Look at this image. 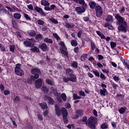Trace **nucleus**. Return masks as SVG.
Instances as JSON below:
<instances>
[{
	"label": "nucleus",
	"mask_w": 129,
	"mask_h": 129,
	"mask_svg": "<svg viewBox=\"0 0 129 129\" xmlns=\"http://www.w3.org/2000/svg\"><path fill=\"white\" fill-rule=\"evenodd\" d=\"M100 127L102 129H106L108 128V124L106 123H103L101 125Z\"/></svg>",
	"instance_id": "nucleus-29"
},
{
	"label": "nucleus",
	"mask_w": 129,
	"mask_h": 129,
	"mask_svg": "<svg viewBox=\"0 0 129 129\" xmlns=\"http://www.w3.org/2000/svg\"><path fill=\"white\" fill-rule=\"evenodd\" d=\"M111 48L112 49H114L116 47V43L115 42H112L110 43Z\"/></svg>",
	"instance_id": "nucleus-46"
},
{
	"label": "nucleus",
	"mask_w": 129,
	"mask_h": 129,
	"mask_svg": "<svg viewBox=\"0 0 129 129\" xmlns=\"http://www.w3.org/2000/svg\"><path fill=\"white\" fill-rule=\"evenodd\" d=\"M97 35H98V36L99 37H100V38L101 39H105V40L107 41L108 42L110 40V37L107 36L106 37H105V36H104V35H103V34H102L100 31H96Z\"/></svg>",
	"instance_id": "nucleus-8"
},
{
	"label": "nucleus",
	"mask_w": 129,
	"mask_h": 129,
	"mask_svg": "<svg viewBox=\"0 0 129 129\" xmlns=\"http://www.w3.org/2000/svg\"><path fill=\"white\" fill-rule=\"evenodd\" d=\"M71 44L72 45V46H77V41L75 40H72Z\"/></svg>",
	"instance_id": "nucleus-41"
},
{
	"label": "nucleus",
	"mask_w": 129,
	"mask_h": 129,
	"mask_svg": "<svg viewBox=\"0 0 129 129\" xmlns=\"http://www.w3.org/2000/svg\"><path fill=\"white\" fill-rule=\"evenodd\" d=\"M37 23L38 25H40V26H43L45 22H44V21L39 19L37 20Z\"/></svg>",
	"instance_id": "nucleus-40"
},
{
	"label": "nucleus",
	"mask_w": 129,
	"mask_h": 129,
	"mask_svg": "<svg viewBox=\"0 0 129 129\" xmlns=\"http://www.w3.org/2000/svg\"><path fill=\"white\" fill-rule=\"evenodd\" d=\"M61 96L63 101H66L67 100V96H66V94L65 93H62Z\"/></svg>",
	"instance_id": "nucleus-35"
},
{
	"label": "nucleus",
	"mask_w": 129,
	"mask_h": 129,
	"mask_svg": "<svg viewBox=\"0 0 129 129\" xmlns=\"http://www.w3.org/2000/svg\"><path fill=\"white\" fill-rule=\"evenodd\" d=\"M106 89H100V92L101 95H103L104 96H105V92H106Z\"/></svg>",
	"instance_id": "nucleus-34"
},
{
	"label": "nucleus",
	"mask_w": 129,
	"mask_h": 129,
	"mask_svg": "<svg viewBox=\"0 0 129 129\" xmlns=\"http://www.w3.org/2000/svg\"><path fill=\"white\" fill-rule=\"evenodd\" d=\"M125 108H120L119 110H118V111L119 112H120V113H121V114H122V113H124V111H125Z\"/></svg>",
	"instance_id": "nucleus-42"
},
{
	"label": "nucleus",
	"mask_w": 129,
	"mask_h": 129,
	"mask_svg": "<svg viewBox=\"0 0 129 129\" xmlns=\"http://www.w3.org/2000/svg\"><path fill=\"white\" fill-rule=\"evenodd\" d=\"M118 31H122V32H126V28L123 26V25H120L118 27Z\"/></svg>",
	"instance_id": "nucleus-20"
},
{
	"label": "nucleus",
	"mask_w": 129,
	"mask_h": 129,
	"mask_svg": "<svg viewBox=\"0 0 129 129\" xmlns=\"http://www.w3.org/2000/svg\"><path fill=\"white\" fill-rule=\"evenodd\" d=\"M87 59V54L86 53L83 54L81 57V61H85Z\"/></svg>",
	"instance_id": "nucleus-31"
},
{
	"label": "nucleus",
	"mask_w": 129,
	"mask_h": 129,
	"mask_svg": "<svg viewBox=\"0 0 129 129\" xmlns=\"http://www.w3.org/2000/svg\"><path fill=\"white\" fill-rule=\"evenodd\" d=\"M63 119L64 123L68 122V119H67V116H63Z\"/></svg>",
	"instance_id": "nucleus-51"
},
{
	"label": "nucleus",
	"mask_w": 129,
	"mask_h": 129,
	"mask_svg": "<svg viewBox=\"0 0 129 129\" xmlns=\"http://www.w3.org/2000/svg\"><path fill=\"white\" fill-rule=\"evenodd\" d=\"M61 113L62 114V116L68 115V112H67V110L64 107H62L61 108Z\"/></svg>",
	"instance_id": "nucleus-19"
},
{
	"label": "nucleus",
	"mask_w": 129,
	"mask_h": 129,
	"mask_svg": "<svg viewBox=\"0 0 129 129\" xmlns=\"http://www.w3.org/2000/svg\"><path fill=\"white\" fill-rule=\"evenodd\" d=\"M93 73H94V74L95 75V76H97V77H99L100 76V75L98 71H93Z\"/></svg>",
	"instance_id": "nucleus-45"
},
{
	"label": "nucleus",
	"mask_w": 129,
	"mask_h": 129,
	"mask_svg": "<svg viewBox=\"0 0 129 129\" xmlns=\"http://www.w3.org/2000/svg\"><path fill=\"white\" fill-rule=\"evenodd\" d=\"M79 93L82 96H85V93L84 92L81 91L79 92Z\"/></svg>",
	"instance_id": "nucleus-60"
},
{
	"label": "nucleus",
	"mask_w": 129,
	"mask_h": 129,
	"mask_svg": "<svg viewBox=\"0 0 129 129\" xmlns=\"http://www.w3.org/2000/svg\"><path fill=\"white\" fill-rule=\"evenodd\" d=\"M40 3L41 5L44 7H49V6H50V3L47 1V0H41Z\"/></svg>",
	"instance_id": "nucleus-17"
},
{
	"label": "nucleus",
	"mask_w": 129,
	"mask_h": 129,
	"mask_svg": "<svg viewBox=\"0 0 129 129\" xmlns=\"http://www.w3.org/2000/svg\"><path fill=\"white\" fill-rule=\"evenodd\" d=\"M65 25L66 28H68V29H71V28H74V27L75 26V25H74V24L73 23H65Z\"/></svg>",
	"instance_id": "nucleus-21"
},
{
	"label": "nucleus",
	"mask_w": 129,
	"mask_h": 129,
	"mask_svg": "<svg viewBox=\"0 0 129 129\" xmlns=\"http://www.w3.org/2000/svg\"><path fill=\"white\" fill-rule=\"evenodd\" d=\"M28 34L31 37H35L36 36V32L34 30H29L28 31Z\"/></svg>",
	"instance_id": "nucleus-22"
},
{
	"label": "nucleus",
	"mask_w": 129,
	"mask_h": 129,
	"mask_svg": "<svg viewBox=\"0 0 129 129\" xmlns=\"http://www.w3.org/2000/svg\"><path fill=\"white\" fill-rule=\"evenodd\" d=\"M72 66L74 68H77L78 67V63L76 61H73L72 63Z\"/></svg>",
	"instance_id": "nucleus-43"
},
{
	"label": "nucleus",
	"mask_w": 129,
	"mask_h": 129,
	"mask_svg": "<svg viewBox=\"0 0 129 129\" xmlns=\"http://www.w3.org/2000/svg\"><path fill=\"white\" fill-rule=\"evenodd\" d=\"M113 80H114V81L118 82V81H119V77L115 76L113 77Z\"/></svg>",
	"instance_id": "nucleus-53"
},
{
	"label": "nucleus",
	"mask_w": 129,
	"mask_h": 129,
	"mask_svg": "<svg viewBox=\"0 0 129 129\" xmlns=\"http://www.w3.org/2000/svg\"><path fill=\"white\" fill-rule=\"evenodd\" d=\"M53 36L57 41L60 40V37L58 35V34H57V33H53Z\"/></svg>",
	"instance_id": "nucleus-38"
},
{
	"label": "nucleus",
	"mask_w": 129,
	"mask_h": 129,
	"mask_svg": "<svg viewBox=\"0 0 129 129\" xmlns=\"http://www.w3.org/2000/svg\"><path fill=\"white\" fill-rule=\"evenodd\" d=\"M23 44L26 46V47H31V46H32V42L29 40L28 41H24Z\"/></svg>",
	"instance_id": "nucleus-28"
},
{
	"label": "nucleus",
	"mask_w": 129,
	"mask_h": 129,
	"mask_svg": "<svg viewBox=\"0 0 129 129\" xmlns=\"http://www.w3.org/2000/svg\"><path fill=\"white\" fill-rule=\"evenodd\" d=\"M89 6L90 9H94L96 6V3L93 1H91L89 2Z\"/></svg>",
	"instance_id": "nucleus-23"
},
{
	"label": "nucleus",
	"mask_w": 129,
	"mask_h": 129,
	"mask_svg": "<svg viewBox=\"0 0 129 129\" xmlns=\"http://www.w3.org/2000/svg\"><path fill=\"white\" fill-rule=\"evenodd\" d=\"M83 113V111L82 110L77 111L76 115L73 117V118H74V119H77V118L79 117V115H81Z\"/></svg>",
	"instance_id": "nucleus-16"
},
{
	"label": "nucleus",
	"mask_w": 129,
	"mask_h": 129,
	"mask_svg": "<svg viewBox=\"0 0 129 129\" xmlns=\"http://www.w3.org/2000/svg\"><path fill=\"white\" fill-rule=\"evenodd\" d=\"M124 63L127 68L129 70V60L127 59H124Z\"/></svg>",
	"instance_id": "nucleus-39"
},
{
	"label": "nucleus",
	"mask_w": 129,
	"mask_h": 129,
	"mask_svg": "<svg viewBox=\"0 0 129 129\" xmlns=\"http://www.w3.org/2000/svg\"><path fill=\"white\" fill-rule=\"evenodd\" d=\"M113 17L112 16L108 15L107 17L106 21H107V22H112V21H113Z\"/></svg>",
	"instance_id": "nucleus-33"
},
{
	"label": "nucleus",
	"mask_w": 129,
	"mask_h": 129,
	"mask_svg": "<svg viewBox=\"0 0 129 129\" xmlns=\"http://www.w3.org/2000/svg\"><path fill=\"white\" fill-rule=\"evenodd\" d=\"M119 12L120 14H124V12H125V9H124V7H122L121 8H120Z\"/></svg>",
	"instance_id": "nucleus-44"
},
{
	"label": "nucleus",
	"mask_w": 129,
	"mask_h": 129,
	"mask_svg": "<svg viewBox=\"0 0 129 129\" xmlns=\"http://www.w3.org/2000/svg\"><path fill=\"white\" fill-rule=\"evenodd\" d=\"M114 16L115 17V18L117 20L119 24H120L121 25H124L125 26V25H126V23L125 22V21H124V19L120 16L119 14H115Z\"/></svg>",
	"instance_id": "nucleus-5"
},
{
	"label": "nucleus",
	"mask_w": 129,
	"mask_h": 129,
	"mask_svg": "<svg viewBox=\"0 0 129 129\" xmlns=\"http://www.w3.org/2000/svg\"><path fill=\"white\" fill-rule=\"evenodd\" d=\"M0 89L1 91H4L5 90V86L3 84L0 85Z\"/></svg>",
	"instance_id": "nucleus-57"
},
{
	"label": "nucleus",
	"mask_w": 129,
	"mask_h": 129,
	"mask_svg": "<svg viewBox=\"0 0 129 129\" xmlns=\"http://www.w3.org/2000/svg\"><path fill=\"white\" fill-rule=\"evenodd\" d=\"M48 110H46L44 113H43V115L44 116L46 117L48 115Z\"/></svg>",
	"instance_id": "nucleus-56"
},
{
	"label": "nucleus",
	"mask_w": 129,
	"mask_h": 129,
	"mask_svg": "<svg viewBox=\"0 0 129 129\" xmlns=\"http://www.w3.org/2000/svg\"><path fill=\"white\" fill-rule=\"evenodd\" d=\"M74 51L75 53H78V51H79V47H75L74 48Z\"/></svg>",
	"instance_id": "nucleus-59"
},
{
	"label": "nucleus",
	"mask_w": 129,
	"mask_h": 129,
	"mask_svg": "<svg viewBox=\"0 0 129 129\" xmlns=\"http://www.w3.org/2000/svg\"><path fill=\"white\" fill-rule=\"evenodd\" d=\"M86 10L84 7H77L76 8V11L79 14H81L82 13H84Z\"/></svg>",
	"instance_id": "nucleus-12"
},
{
	"label": "nucleus",
	"mask_w": 129,
	"mask_h": 129,
	"mask_svg": "<svg viewBox=\"0 0 129 129\" xmlns=\"http://www.w3.org/2000/svg\"><path fill=\"white\" fill-rule=\"evenodd\" d=\"M96 122H97V118L96 117L91 116L86 121V124L90 128L95 129Z\"/></svg>",
	"instance_id": "nucleus-2"
},
{
	"label": "nucleus",
	"mask_w": 129,
	"mask_h": 129,
	"mask_svg": "<svg viewBox=\"0 0 129 129\" xmlns=\"http://www.w3.org/2000/svg\"><path fill=\"white\" fill-rule=\"evenodd\" d=\"M40 48L44 52L47 51L48 50V46H47V44L45 43H43L40 45Z\"/></svg>",
	"instance_id": "nucleus-18"
},
{
	"label": "nucleus",
	"mask_w": 129,
	"mask_h": 129,
	"mask_svg": "<svg viewBox=\"0 0 129 129\" xmlns=\"http://www.w3.org/2000/svg\"><path fill=\"white\" fill-rule=\"evenodd\" d=\"M45 100H47L48 101L49 104H54V100L52 98L48 97V96H45L44 97Z\"/></svg>",
	"instance_id": "nucleus-14"
},
{
	"label": "nucleus",
	"mask_w": 129,
	"mask_h": 129,
	"mask_svg": "<svg viewBox=\"0 0 129 129\" xmlns=\"http://www.w3.org/2000/svg\"><path fill=\"white\" fill-rule=\"evenodd\" d=\"M10 50L13 53L15 52V49H16V46L15 45H10L9 46Z\"/></svg>",
	"instance_id": "nucleus-32"
},
{
	"label": "nucleus",
	"mask_w": 129,
	"mask_h": 129,
	"mask_svg": "<svg viewBox=\"0 0 129 129\" xmlns=\"http://www.w3.org/2000/svg\"><path fill=\"white\" fill-rule=\"evenodd\" d=\"M31 50L32 52H36L37 53H39V52H40V50H39V48L36 46H32Z\"/></svg>",
	"instance_id": "nucleus-26"
},
{
	"label": "nucleus",
	"mask_w": 129,
	"mask_h": 129,
	"mask_svg": "<svg viewBox=\"0 0 129 129\" xmlns=\"http://www.w3.org/2000/svg\"><path fill=\"white\" fill-rule=\"evenodd\" d=\"M62 79L65 82H68L69 81H72V82H76V76L71 77V78H66L63 77Z\"/></svg>",
	"instance_id": "nucleus-7"
},
{
	"label": "nucleus",
	"mask_w": 129,
	"mask_h": 129,
	"mask_svg": "<svg viewBox=\"0 0 129 129\" xmlns=\"http://www.w3.org/2000/svg\"><path fill=\"white\" fill-rule=\"evenodd\" d=\"M42 90L44 91L45 93H48V92H49V89L47 88V87L46 86H43L42 87Z\"/></svg>",
	"instance_id": "nucleus-47"
},
{
	"label": "nucleus",
	"mask_w": 129,
	"mask_h": 129,
	"mask_svg": "<svg viewBox=\"0 0 129 129\" xmlns=\"http://www.w3.org/2000/svg\"><path fill=\"white\" fill-rule=\"evenodd\" d=\"M35 10L37 13H39L42 17H46V14L43 12V10H42L41 8L36 7L35 8Z\"/></svg>",
	"instance_id": "nucleus-11"
},
{
	"label": "nucleus",
	"mask_w": 129,
	"mask_h": 129,
	"mask_svg": "<svg viewBox=\"0 0 129 129\" xmlns=\"http://www.w3.org/2000/svg\"><path fill=\"white\" fill-rule=\"evenodd\" d=\"M73 98L74 100H76V99H81V97L78 96L77 94H73Z\"/></svg>",
	"instance_id": "nucleus-36"
},
{
	"label": "nucleus",
	"mask_w": 129,
	"mask_h": 129,
	"mask_svg": "<svg viewBox=\"0 0 129 129\" xmlns=\"http://www.w3.org/2000/svg\"><path fill=\"white\" fill-rule=\"evenodd\" d=\"M83 19L85 22H88L89 21V17H84Z\"/></svg>",
	"instance_id": "nucleus-55"
},
{
	"label": "nucleus",
	"mask_w": 129,
	"mask_h": 129,
	"mask_svg": "<svg viewBox=\"0 0 129 129\" xmlns=\"http://www.w3.org/2000/svg\"><path fill=\"white\" fill-rule=\"evenodd\" d=\"M95 11L96 13L97 17H99L101 16L103 13V11H102V8L100 6H97L95 7Z\"/></svg>",
	"instance_id": "nucleus-6"
},
{
	"label": "nucleus",
	"mask_w": 129,
	"mask_h": 129,
	"mask_svg": "<svg viewBox=\"0 0 129 129\" xmlns=\"http://www.w3.org/2000/svg\"><path fill=\"white\" fill-rule=\"evenodd\" d=\"M98 60H102V59H103V56L101 55H98Z\"/></svg>",
	"instance_id": "nucleus-62"
},
{
	"label": "nucleus",
	"mask_w": 129,
	"mask_h": 129,
	"mask_svg": "<svg viewBox=\"0 0 129 129\" xmlns=\"http://www.w3.org/2000/svg\"><path fill=\"white\" fill-rule=\"evenodd\" d=\"M68 128L71 129V127H74V124H69L67 125Z\"/></svg>",
	"instance_id": "nucleus-61"
},
{
	"label": "nucleus",
	"mask_w": 129,
	"mask_h": 129,
	"mask_svg": "<svg viewBox=\"0 0 129 129\" xmlns=\"http://www.w3.org/2000/svg\"><path fill=\"white\" fill-rule=\"evenodd\" d=\"M24 16L25 18V19H26L27 20H31V18H30V17L29 16V15L26 13L24 14Z\"/></svg>",
	"instance_id": "nucleus-54"
},
{
	"label": "nucleus",
	"mask_w": 129,
	"mask_h": 129,
	"mask_svg": "<svg viewBox=\"0 0 129 129\" xmlns=\"http://www.w3.org/2000/svg\"><path fill=\"white\" fill-rule=\"evenodd\" d=\"M66 72V74L67 75H69V76H70L71 77H73V76H74V75H73V71H72V70L70 69H67Z\"/></svg>",
	"instance_id": "nucleus-15"
},
{
	"label": "nucleus",
	"mask_w": 129,
	"mask_h": 129,
	"mask_svg": "<svg viewBox=\"0 0 129 129\" xmlns=\"http://www.w3.org/2000/svg\"><path fill=\"white\" fill-rule=\"evenodd\" d=\"M46 83H47L49 85H54V82L52 80L46 79Z\"/></svg>",
	"instance_id": "nucleus-30"
},
{
	"label": "nucleus",
	"mask_w": 129,
	"mask_h": 129,
	"mask_svg": "<svg viewBox=\"0 0 129 129\" xmlns=\"http://www.w3.org/2000/svg\"><path fill=\"white\" fill-rule=\"evenodd\" d=\"M9 93H10V91H9V90L4 91V94L5 95H9Z\"/></svg>",
	"instance_id": "nucleus-58"
},
{
	"label": "nucleus",
	"mask_w": 129,
	"mask_h": 129,
	"mask_svg": "<svg viewBox=\"0 0 129 129\" xmlns=\"http://www.w3.org/2000/svg\"><path fill=\"white\" fill-rule=\"evenodd\" d=\"M49 20L50 21V22L53 23V24H58V21L56 20L54 18H50Z\"/></svg>",
	"instance_id": "nucleus-49"
},
{
	"label": "nucleus",
	"mask_w": 129,
	"mask_h": 129,
	"mask_svg": "<svg viewBox=\"0 0 129 129\" xmlns=\"http://www.w3.org/2000/svg\"><path fill=\"white\" fill-rule=\"evenodd\" d=\"M31 73L34 76H31L30 78L27 79L28 84H32L33 81H35V79H38L40 77L41 72L38 69L34 68L31 70Z\"/></svg>",
	"instance_id": "nucleus-1"
},
{
	"label": "nucleus",
	"mask_w": 129,
	"mask_h": 129,
	"mask_svg": "<svg viewBox=\"0 0 129 129\" xmlns=\"http://www.w3.org/2000/svg\"><path fill=\"white\" fill-rule=\"evenodd\" d=\"M39 105L41 107L42 109H46L48 108V105H47V103H40Z\"/></svg>",
	"instance_id": "nucleus-24"
},
{
	"label": "nucleus",
	"mask_w": 129,
	"mask_h": 129,
	"mask_svg": "<svg viewBox=\"0 0 129 129\" xmlns=\"http://www.w3.org/2000/svg\"><path fill=\"white\" fill-rule=\"evenodd\" d=\"M35 87L36 88H40L43 84V80L42 79H39L35 81Z\"/></svg>",
	"instance_id": "nucleus-9"
},
{
	"label": "nucleus",
	"mask_w": 129,
	"mask_h": 129,
	"mask_svg": "<svg viewBox=\"0 0 129 129\" xmlns=\"http://www.w3.org/2000/svg\"><path fill=\"white\" fill-rule=\"evenodd\" d=\"M100 77L102 80H105L106 79V77L102 73L100 74Z\"/></svg>",
	"instance_id": "nucleus-48"
},
{
	"label": "nucleus",
	"mask_w": 129,
	"mask_h": 129,
	"mask_svg": "<svg viewBox=\"0 0 129 129\" xmlns=\"http://www.w3.org/2000/svg\"><path fill=\"white\" fill-rule=\"evenodd\" d=\"M13 17L15 19H16V20H20V19H21V17H22V15L19 13H15L14 14Z\"/></svg>",
	"instance_id": "nucleus-25"
},
{
	"label": "nucleus",
	"mask_w": 129,
	"mask_h": 129,
	"mask_svg": "<svg viewBox=\"0 0 129 129\" xmlns=\"http://www.w3.org/2000/svg\"><path fill=\"white\" fill-rule=\"evenodd\" d=\"M58 45L61 47V48L60 49L61 53L62 54V55H64V56H66V57H69V54H68V52H67V48L66 47L64 42L60 41L58 43Z\"/></svg>",
	"instance_id": "nucleus-3"
},
{
	"label": "nucleus",
	"mask_w": 129,
	"mask_h": 129,
	"mask_svg": "<svg viewBox=\"0 0 129 129\" xmlns=\"http://www.w3.org/2000/svg\"><path fill=\"white\" fill-rule=\"evenodd\" d=\"M44 42H45L46 43H49V44H52V43H53V40H52V39L46 37L44 39Z\"/></svg>",
	"instance_id": "nucleus-27"
},
{
	"label": "nucleus",
	"mask_w": 129,
	"mask_h": 129,
	"mask_svg": "<svg viewBox=\"0 0 129 129\" xmlns=\"http://www.w3.org/2000/svg\"><path fill=\"white\" fill-rule=\"evenodd\" d=\"M79 3L80 5H83L84 8H85V7L87 6V4H85V1H84V0H80Z\"/></svg>",
	"instance_id": "nucleus-37"
},
{
	"label": "nucleus",
	"mask_w": 129,
	"mask_h": 129,
	"mask_svg": "<svg viewBox=\"0 0 129 129\" xmlns=\"http://www.w3.org/2000/svg\"><path fill=\"white\" fill-rule=\"evenodd\" d=\"M27 7H28V9H29V10H33L34 9V8L33 7V5H28Z\"/></svg>",
	"instance_id": "nucleus-64"
},
{
	"label": "nucleus",
	"mask_w": 129,
	"mask_h": 129,
	"mask_svg": "<svg viewBox=\"0 0 129 129\" xmlns=\"http://www.w3.org/2000/svg\"><path fill=\"white\" fill-rule=\"evenodd\" d=\"M15 101H16V102H19V101H20V98H19V97L17 96L15 99H14Z\"/></svg>",
	"instance_id": "nucleus-63"
},
{
	"label": "nucleus",
	"mask_w": 129,
	"mask_h": 129,
	"mask_svg": "<svg viewBox=\"0 0 129 129\" xmlns=\"http://www.w3.org/2000/svg\"><path fill=\"white\" fill-rule=\"evenodd\" d=\"M55 113L56 115H57V116H60L62 112L61 111V109H60V108L58 107L57 104H55Z\"/></svg>",
	"instance_id": "nucleus-13"
},
{
	"label": "nucleus",
	"mask_w": 129,
	"mask_h": 129,
	"mask_svg": "<svg viewBox=\"0 0 129 129\" xmlns=\"http://www.w3.org/2000/svg\"><path fill=\"white\" fill-rule=\"evenodd\" d=\"M15 72L16 74H17V75H19V76H23V75L25 74L24 71L21 69V64L20 63H17L16 65V67L15 68Z\"/></svg>",
	"instance_id": "nucleus-4"
},
{
	"label": "nucleus",
	"mask_w": 129,
	"mask_h": 129,
	"mask_svg": "<svg viewBox=\"0 0 129 129\" xmlns=\"http://www.w3.org/2000/svg\"><path fill=\"white\" fill-rule=\"evenodd\" d=\"M54 95H55L56 97V98L58 100V101H59V102H62V99H61V94H58V92H57V90L54 89L52 90Z\"/></svg>",
	"instance_id": "nucleus-10"
},
{
	"label": "nucleus",
	"mask_w": 129,
	"mask_h": 129,
	"mask_svg": "<svg viewBox=\"0 0 129 129\" xmlns=\"http://www.w3.org/2000/svg\"><path fill=\"white\" fill-rule=\"evenodd\" d=\"M0 49L2 51H6V48L2 44H0Z\"/></svg>",
	"instance_id": "nucleus-52"
},
{
	"label": "nucleus",
	"mask_w": 129,
	"mask_h": 129,
	"mask_svg": "<svg viewBox=\"0 0 129 129\" xmlns=\"http://www.w3.org/2000/svg\"><path fill=\"white\" fill-rule=\"evenodd\" d=\"M43 38V36L41 34H37L36 36V40H39V39H42Z\"/></svg>",
	"instance_id": "nucleus-50"
}]
</instances>
